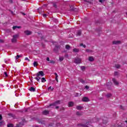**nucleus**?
Wrapping results in <instances>:
<instances>
[{"label":"nucleus","instance_id":"obj_13","mask_svg":"<svg viewBox=\"0 0 127 127\" xmlns=\"http://www.w3.org/2000/svg\"><path fill=\"white\" fill-rule=\"evenodd\" d=\"M73 106H74V102H69L68 103V107H73Z\"/></svg>","mask_w":127,"mask_h":127},{"label":"nucleus","instance_id":"obj_27","mask_svg":"<svg viewBox=\"0 0 127 127\" xmlns=\"http://www.w3.org/2000/svg\"><path fill=\"white\" fill-rule=\"evenodd\" d=\"M81 94H79L78 93H76L74 94V97H80V96H81Z\"/></svg>","mask_w":127,"mask_h":127},{"label":"nucleus","instance_id":"obj_21","mask_svg":"<svg viewBox=\"0 0 127 127\" xmlns=\"http://www.w3.org/2000/svg\"><path fill=\"white\" fill-rule=\"evenodd\" d=\"M46 81V79H45V78H44V77H42V78H41V82H42V83H45V81Z\"/></svg>","mask_w":127,"mask_h":127},{"label":"nucleus","instance_id":"obj_54","mask_svg":"<svg viewBox=\"0 0 127 127\" xmlns=\"http://www.w3.org/2000/svg\"><path fill=\"white\" fill-rule=\"evenodd\" d=\"M120 107H121V109H124V107L122 106H121Z\"/></svg>","mask_w":127,"mask_h":127},{"label":"nucleus","instance_id":"obj_47","mask_svg":"<svg viewBox=\"0 0 127 127\" xmlns=\"http://www.w3.org/2000/svg\"><path fill=\"white\" fill-rule=\"evenodd\" d=\"M85 89H87V90H88V89H89V87L88 85H86L85 86Z\"/></svg>","mask_w":127,"mask_h":127},{"label":"nucleus","instance_id":"obj_38","mask_svg":"<svg viewBox=\"0 0 127 127\" xmlns=\"http://www.w3.org/2000/svg\"><path fill=\"white\" fill-rule=\"evenodd\" d=\"M4 75H5V77H7V72H4Z\"/></svg>","mask_w":127,"mask_h":127},{"label":"nucleus","instance_id":"obj_39","mask_svg":"<svg viewBox=\"0 0 127 127\" xmlns=\"http://www.w3.org/2000/svg\"><path fill=\"white\" fill-rule=\"evenodd\" d=\"M25 60H27L28 62H30V60H29L28 58H25Z\"/></svg>","mask_w":127,"mask_h":127},{"label":"nucleus","instance_id":"obj_19","mask_svg":"<svg viewBox=\"0 0 127 127\" xmlns=\"http://www.w3.org/2000/svg\"><path fill=\"white\" fill-rule=\"evenodd\" d=\"M76 109L78 110H82V109H83V107L81 106H76Z\"/></svg>","mask_w":127,"mask_h":127},{"label":"nucleus","instance_id":"obj_12","mask_svg":"<svg viewBox=\"0 0 127 127\" xmlns=\"http://www.w3.org/2000/svg\"><path fill=\"white\" fill-rule=\"evenodd\" d=\"M79 51H80V50L79 49L74 48L73 49V52H74L75 53H78V52H79Z\"/></svg>","mask_w":127,"mask_h":127},{"label":"nucleus","instance_id":"obj_35","mask_svg":"<svg viewBox=\"0 0 127 127\" xmlns=\"http://www.w3.org/2000/svg\"><path fill=\"white\" fill-rule=\"evenodd\" d=\"M26 35H31V32H26Z\"/></svg>","mask_w":127,"mask_h":127},{"label":"nucleus","instance_id":"obj_8","mask_svg":"<svg viewBox=\"0 0 127 127\" xmlns=\"http://www.w3.org/2000/svg\"><path fill=\"white\" fill-rule=\"evenodd\" d=\"M43 115H44V116H47V115H49V111L45 110L43 111Z\"/></svg>","mask_w":127,"mask_h":127},{"label":"nucleus","instance_id":"obj_18","mask_svg":"<svg viewBox=\"0 0 127 127\" xmlns=\"http://www.w3.org/2000/svg\"><path fill=\"white\" fill-rule=\"evenodd\" d=\"M48 91H50V92H52L53 90H54V88H52V87L50 86L48 88Z\"/></svg>","mask_w":127,"mask_h":127},{"label":"nucleus","instance_id":"obj_63","mask_svg":"<svg viewBox=\"0 0 127 127\" xmlns=\"http://www.w3.org/2000/svg\"><path fill=\"white\" fill-rule=\"evenodd\" d=\"M126 15L127 16V12H126Z\"/></svg>","mask_w":127,"mask_h":127},{"label":"nucleus","instance_id":"obj_16","mask_svg":"<svg viewBox=\"0 0 127 127\" xmlns=\"http://www.w3.org/2000/svg\"><path fill=\"white\" fill-rule=\"evenodd\" d=\"M70 48H71V47L69 46V45H65V49H67V50H70Z\"/></svg>","mask_w":127,"mask_h":127},{"label":"nucleus","instance_id":"obj_61","mask_svg":"<svg viewBox=\"0 0 127 127\" xmlns=\"http://www.w3.org/2000/svg\"><path fill=\"white\" fill-rule=\"evenodd\" d=\"M121 127H124V125H123V124H122Z\"/></svg>","mask_w":127,"mask_h":127},{"label":"nucleus","instance_id":"obj_40","mask_svg":"<svg viewBox=\"0 0 127 127\" xmlns=\"http://www.w3.org/2000/svg\"><path fill=\"white\" fill-rule=\"evenodd\" d=\"M50 63H51L52 64H55V62L54 61H51Z\"/></svg>","mask_w":127,"mask_h":127},{"label":"nucleus","instance_id":"obj_55","mask_svg":"<svg viewBox=\"0 0 127 127\" xmlns=\"http://www.w3.org/2000/svg\"><path fill=\"white\" fill-rule=\"evenodd\" d=\"M11 11V13L12 14H13V11Z\"/></svg>","mask_w":127,"mask_h":127},{"label":"nucleus","instance_id":"obj_56","mask_svg":"<svg viewBox=\"0 0 127 127\" xmlns=\"http://www.w3.org/2000/svg\"><path fill=\"white\" fill-rule=\"evenodd\" d=\"M22 13L23 15H26L25 13Z\"/></svg>","mask_w":127,"mask_h":127},{"label":"nucleus","instance_id":"obj_32","mask_svg":"<svg viewBox=\"0 0 127 127\" xmlns=\"http://www.w3.org/2000/svg\"><path fill=\"white\" fill-rule=\"evenodd\" d=\"M7 127H13V125L12 124H8Z\"/></svg>","mask_w":127,"mask_h":127},{"label":"nucleus","instance_id":"obj_41","mask_svg":"<svg viewBox=\"0 0 127 127\" xmlns=\"http://www.w3.org/2000/svg\"><path fill=\"white\" fill-rule=\"evenodd\" d=\"M3 125V121L0 122V126H2Z\"/></svg>","mask_w":127,"mask_h":127},{"label":"nucleus","instance_id":"obj_44","mask_svg":"<svg viewBox=\"0 0 127 127\" xmlns=\"http://www.w3.org/2000/svg\"><path fill=\"white\" fill-rule=\"evenodd\" d=\"M76 115H77V116H80V115H81V114H80V112H76Z\"/></svg>","mask_w":127,"mask_h":127},{"label":"nucleus","instance_id":"obj_46","mask_svg":"<svg viewBox=\"0 0 127 127\" xmlns=\"http://www.w3.org/2000/svg\"><path fill=\"white\" fill-rule=\"evenodd\" d=\"M9 2L10 3H12V2H13V1H12V0H9Z\"/></svg>","mask_w":127,"mask_h":127},{"label":"nucleus","instance_id":"obj_34","mask_svg":"<svg viewBox=\"0 0 127 127\" xmlns=\"http://www.w3.org/2000/svg\"><path fill=\"white\" fill-rule=\"evenodd\" d=\"M114 75L115 76H118V75H119V72H118L117 71H115L114 72Z\"/></svg>","mask_w":127,"mask_h":127},{"label":"nucleus","instance_id":"obj_4","mask_svg":"<svg viewBox=\"0 0 127 127\" xmlns=\"http://www.w3.org/2000/svg\"><path fill=\"white\" fill-rule=\"evenodd\" d=\"M60 101H56L55 103L52 104H50L49 105V106H48V108H49V107H52V106H57V105H60Z\"/></svg>","mask_w":127,"mask_h":127},{"label":"nucleus","instance_id":"obj_58","mask_svg":"<svg viewBox=\"0 0 127 127\" xmlns=\"http://www.w3.org/2000/svg\"><path fill=\"white\" fill-rule=\"evenodd\" d=\"M25 32H30L29 31H25Z\"/></svg>","mask_w":127,"mask_h":127},{"label":"nucleus","instance_id":"obj_5","mask_svg":"<svg viewBox=\"0 0 127 127\" xmlns=\"http://www.w3.org/2000/svg\"><path fill=\"white\" fill-rule=\"evenodd\" d=\"M81 59L79 58H76L74 60V63H75V64H80L81 63Z\"/></svg>","mask_w":127,"mask_h":127},{"label":"nucleus","instance_id":"obj_9","mask_svg":"<svg viewBox=\"0 0 127 127\" xmlns=\"http://www.w3.org/2000/svg\"><path fill=\"white\" fill-rule=\"evenodd\" d=\"M112 80L113 82L114 83L115 85H116V86H118V85H119V82H118V81H117L116 79L113 78Z\"/></svg>","mask_w":127,"mask_h":127},{"label":"nucleus","instance_id":"obj_7","mask_svg":"<svg viewBox=\"0 0 127 127\" xmlns=\"http://www.w3.org/2000/svg\"><path fill=\"white\" fill-rule=\"evenodd\" d=\"M37 74H38V76L41 75V77H43V76H44V72H43L42 71H39L38 73H37Z\"/></svg>","mask_w":127,"mask_h":127},{"label":"nucleus","instance_id":"obj_42","mask_svg":"<svg viewBox=\"0 0 127 127\" xmlns=\"http://www.w3.org/2000/svg\"><path fill=\"white\" fill-rule=\"evenodd\" d=\"M70 10H74V7H73L72 6H70Z\"/></svg>","mask_w":127,"mask_h":127},{"label":"nucleus","instance_id":"obj_59","mask_svg":"<svg viewBox=\"0 0 127 127\" xmlns=\"http://www.w3.org/2000/svg\"><path fill=\"white\" fill-rule=\"evenodd\" d=\"M25 112L26 113V112H27V109L25 110Z\"/></svg>","mask_w":127,"mask_h":127},{"label":"nucleus","instance_id":"obj_45","mask_svg":"<svg viewBox=\"0 0 127 127\" xmlns=\"http://www.w3.org/2000/svg\"><path fill=\"white\" fill-rule=\"evenodd\" d=\"M103 124H104L105 125H106V124H107V123H108V122H107V121H103Z\"/></svg>","mask_w":127,"mask_h":127},{"label":"nucleus","instance_id":"obj_14","mask_svg":"<svg viewBox=\"0 0 127 127\" xmlns=\"http://www.w3.org/2000/svg\"><path fill=\"white\" fill-rule=\"evenodd\" d=\"M29 90L30 92H35V89L33 87H31Z\"/></svg>","mask_w":127,"mask_h":127},{"label":"nucleus","instance_id":"obj_3","mask_svg":"<svg viewBox=\"0 0 127 127\" xmlns=\"http://www.w3.org/2000/svg\"><path fill=\"white\" fill-rule=\"evenodd\" d=\"M17 38H18V34L14 35V36H13V38L12 39V40H11L12 42L13 43H15V42H16V40Z\"/></svg>","mask_w":127,"mask_h":127},{"label":"nucleus","instance_id":"obj_60","mask_svg":"<svg viewBox=\"0 0 127 127\" xmlns=\"http://www.w3.org/2000/svg\"><path fill=\"white\" fill-rule=\"evenodd\" d=\"M82 32V31H81V30H79V31H78V32Z\"/></svg>","mask_w":127,"mask_h":127},{"label":"nucleus","instance_id":"obj_2","mask_svg":"<svg viewBox=\"0 0 127 127\" xmlns=\"http://www.w3.org/2000/svg\"><path fill=\"white\" fill-rule=\"evenodd\" d=\"M33 76H35V77H34V79H35V80H37V82H40V79H41V75L38 76V73H36V74H34Z\"/></svg>","mask_w":127,"mask_h":127},{"label":"nucleus","instance_id":"obj_43","mask_svg":"<svg viewBox=\"0 0 127 127\" xmlns=\"http://www.w3.org/2000/svg\"><path fill=\"white\" fill-rule=\"evenodd\" d=\"M43 16L44 17H46V16H47V14H43Z\"/></svg>","mask_w":127,"mask_h":127},{"label":"nucleus","instance_id":"obj_36","mask_svg":"<svg viewBox=\"0 0 127 127\" xmlns=\"http://www.w3.org/2000/svg\"><path fill=\"white\" fill-rule=\"evenodd\" d=\"M20 57V55H17V56L16 57L15 59L16 60H17V59H18V58H19Z\"/></svg>","mask_w":127,"mask_h":127},{"label":"nucleus","instance_id":"obj_24","mask_svg":"<svg viewBox=\"0 0 127 127\" xmlns=\"http://www.w3.org/2000/svg\"><path fill=\"white\" fill-rule=\"evenodd\" d=\"M79 46H80V47L83 46V47L84 48H86V45H84L83 43L80 44H79Z\"/></svg>","mask_w":127,"mask_h":127},{"label":"nucleus","instance_id":"obj_11","mask_svg":"<svg viewBox=\"0 0 127 127\" xmlns=\"http://www.w3.org/2000/svg\"><path fill=\"white\" fill-rule=\"evenodd\" d=\"M17 28H18V29L21 28V26H14L12 27V29L13 30H15V29H16Z\"/></svg>","mask_w":127,"mask_h":127},{"label":"nucleus","instance_id":"obj_26","mask_svg":"<svg viewBox=\"0 0 127 127\" xmlns=\"http://www.w3.org/2000/svg\"><path fill=\"white\" fill-rule=\"evenodd\" d=\"M38 64V63H37V62H34L33 63L34 66L36 67Z\"/></svg>","mask_w":127,"mask_h":127},{"label":"nucleus","instance_id":"obj_50","mask_svg":"<svg viewBox=\"0 0 127 127\" xmlns=\"http://www.w3.org/2000/svg\"><path fill=\"white\" fill-rule=\"evenodd\" d=\"M97 31H102V29L100 28L99 29L97 30Z\"/></svg>","mask_w":127,"mask_h":127},{"label":"nucleus","instance_id":"obj_53","mask_svg":"<svg viewBox=\"0 0 127 127\" xmlns=\"http://www.w3.org/2000/svg\"><path fill=\"white\" fill-rule=\"evenodd\" d=\"M56 109H59V106H56Z\"/></svg>","mask_w":127,"mask_h":127},{"label":"nucleus","instance_id":"obj_17","mask_svg":"<svg viewBox=\"0 0 127 127\" xmlns=\"http://www.w3.org/2000/svg\"><path fill=\"white\" fill-rule=\"evenodd\" d=\"M88 60L89 61H90L91 62H92L94 61V58H93V57H89Z\"/></svg>","mask_w":127,"mask_h":127},{"label":"nucleus","instance_id":"obj_23","mask_svg":"<svg viewBox=\"0 0 127 127\" xmlns=\"http://www.w3.org/2000/svg\"><path fill=\"white\" fill-rule=\"evenodd\" d=\"M79 80L80 83H82V84H85V81H84L83 79H79Z\"/></svg>","mask_w":127,"mask_h":127},{"label":"nucleus","instance_id":"obj_49","mask_svg":"<svg viewBox=\"0 0 127 127\" xmlns=\"http://www.w3.org/2000/svg\"><path fill=\"white\" fill-rule=\"evenodd\" d=\"M47 61H50V60L49 57L47 58Z\"/></svg>","mask_w":127,"mask_h":127},{"label":"nucleus","instance_id":"obj_57","mask_svg":"<svg viewBox=\"0 0 127 127\" xmlns=\"http://www.w3.org/2000/svg\"><path fill=\"white\" fill-rule=\"evenodd\" d=\"M64 110V108H62L61 109V110Z\"/></svg>","mask_w":127,"mask_h":127},{"label":"nucleus","instance_id":"obj_10","mask_svg":"<svg viewBox=\"0 0 127 127\" xmlns=\"http://www.w3.org/2000/svg\"><path fill=\"white\" fill-rule=\"evenodd\" d=\"M83 102H89V98L88 97H84L82 99Z\"/></svg>","mask_w":127,"mask_h":127},{"label":"nucleus","instance_id":"obj_22","mask_svg":"<svg viewBox=\"0 0 127 127\" xmlns=\"http://www.w3.org/2000/svg\"><path fill=\"white\" fill-rule=\"evenodd\" d=\"M59 60L61 61V62H62V61L64 60V58L63 57H60Z\"/></svg>","mask_w":127,"mask_h":127},{"label":"nucleus","instance_id":"obj_29","mask_svg":"<svg viewBox=\"0 0 127 127\" xmlns=\"http://www.w3.org/2000/svg\"><path fill=\"white\" fill-rule=\"evenodd\" d=\"M106 97L107 98H110V97H112V94L110 93H108L107 94Z\"/></svg>","mask_w":127,"mask_h":127},{"label":"nucleus","instance_id":"obj_37","mask_svg":"<svg viewBox=\"0 0 127 127\" xmlns=\"http://www.w3.org/2000/svg\"><path fill=\"white\" fill-rule=\"evenodd\" d=\"M4 41L2 39H0V43H3Z\"/></svg>","mask_w":127,"mask_h":127},{"label":"nucleus","instance_id":"obj_15","mask_svg":"<svg viewBox=\"0 0 127 127\" xmlns=\"http://www.w3.org/2000/svg\"><path fill=\"white\" fill-rule=\"evenodd\" d=\"M55 75L56 76V78H55L56 81V82H58V74H57V73H55Z\"/></svg>","mask_w":127,"mask_h":127},{"label":"nucleus","instance_id":"obj_31","mask_svg":"<svg viewBox=\"0 0 127 127\" xmlns=\"http://www.w3.org/2000/svg\"><path fill=\"white\" fill-rule=\"evenodd\" d=\"M55 48H56V49H60V46L57 45H56V46H55Z\"/></svg>","mask_w":127,"mask_h":127},{"label":"nucleus","instance_id":"obj_51","mask_svg":"<svg viewBox=\"0 0 127 127\" xmlns=\"http://www.w3.org/2000/svg\"><path fill=\"white\" fill-rule=\"evenodd\" d=\"M99 1L100 2H103V0H99Z\"/></svg>","mask_w":127,"mask_h":127},{"label":"nucleus","instance_id":"obj_1","mask_svg":"<svg viewBox=\"0 0 127 127\" xmlns=\"http://www.w3.org/2000/svg\"><path fill=\"white\" fill-rule=\"evenodd\" d=\"M91 125V123L87 122L85 124H78V127H89V126Z\"/></svg>","mask_w":127,"mask_h":127},{"label":"nucleus","instance_id":"obj_28","mask_svg":"<svg viewBox=\"0 0 127 127\" xmlns=\"http://www.w3.org/2000/svg\"><path fill=\"white\" fill-rule=\"evenodd\" d=\"M115 67L116 68H117V69H119L121 67V65L120 64H116Z\"/></svg>","mask_w":127,"mask_h":127},{"label":"nucleus","instance_id":"obj_48","mask_svg":"<svg viewBox=\"0 0 127 127\" xmlns=\"http://www.w3.org/2000/svg\"><path fill=\"white\" fill-rule=\"evenodd\" d=\"M2 120V116L1 115H0V121H1Z\"/></svg>","mask_w":127,"mask_h":127},{"label":"nucleus","instance_id":"obj_33","mask_svg":"<svg viewBox=\"0 0 127 127\" xmlns=\"http://www.w3.org/2000/svg\"><path fill=\"white\" fill-rule=\"evenodd\" d=\"M53 6L55 7L56 8H57V5L56 4V3H53Z\"/></svg>","mask_w":127,"mask_h":127},{"label":"nucleus","instance_id":"obj_30","mask_svg":"<svg viewBox=\"0 0 127 127\" xmlns=\"http://www.w3.org/2000/svg\"><path fill=\"white\" fill-rule=\"evenodd\" d=\"M81 34H81V32H77V33H76V36H80V35H81Z\"/></svg>","mask_w":127,"mask_h":127},{"label":"nucleus","instance_id":"obj_25","mask_svg":"<svg viewBox=\"0 0 127 127\" xmlns=\"http://www.w3.org/2000/svg\"><path fill=\"white\" fill-rule=\"evenodd\" d=\"M86 52H87L88 53H91L93 52V51H92L91 50L87 49V50H86Z\"/></svg>","mask_w":127,"mask_h":127},{"label":"nucleus","instance_id":"obj_52","mask_svg":"<svg viewBox=\"0 0 127 127\" xmlns=\"http://www.w3.org/2000/svg\"><path fill=\"white\" fill-rule=\"evenodd\" d=\"M33 127H39L38 126H33Z\"/></svg>","mask_w":127,"mask_h":127},{"label":"nucleus","instance_id":"obj_20","mask_svg":"<svg viewBox=\"0 0 127 127\" xmlns=\"http://www.w3.org/2000/svg\"><path fill=\"white\" fill-rule=\"evenodd\" d=\"M80 69L82 70V71H85V69H86V66H81Z\"/></svg>","mask_w":127,"mask_h":127},{"label":"nucleus","instance_id":"obj_62","mask_svg":"<svg viewBox=\"0 0 127 127\" xmlns=\"http://www.w3.org/2000/svg\"><path fill=\"white\" fill-rule=\"evenodd\" d=\"M23 1H25V0H22Z\"/></svg>","mask_w":127,"mask_h":127},{"label":"nucleus","instance_id":"obj_6","mask_svg":"<svg viewBox=\"0 0 127 127\" xmlns=\"http://www.w3.org/2000/svg\"><path fill=\"white\" fill-rule=\"evenodd\" d=\"M112 43L115 45H118V44H121L122 42L121 41H114Z\"/></svg>","mask_w":127,"mask_h":127}]
</instances>
